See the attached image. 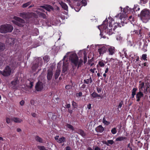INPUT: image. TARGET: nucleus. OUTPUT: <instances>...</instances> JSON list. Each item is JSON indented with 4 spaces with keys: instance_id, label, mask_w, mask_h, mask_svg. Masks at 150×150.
<instances>
[{
    "instance_id": "f257e3e1",
    "label": "nucleus",
    "mask_w": 150,
    "mask_h": 150,
    "mask_svg": "<svg viewBox=\"0 0 150 150\" xmlns=\"http://www.w3.org/2000/svg\"><path fill=\"white\" fill-rule=\"evenodd\" d=\"M108 20L106 19L105 20L103 21V24L101 26V28L103 31V33L104 34H107L109 35H112L113 34L115 33L116 31L115 29L117 27H121L124 26V23L121 22V23H115V25L113 30H112V21H109L108 22L109 26L108 27Z\"/></svg>"
},
{
    "instance_id": "f03ea898",
    "label": "nucleus",
    "mask_w": 150,
    "mask_h": 150,
    "mask_svg": "<svg viewBox=\"0 0 150 150\" xmlns=\"http://www.w3.org/2000/svg\"><path fill=\"white\" fill-rule=\"evenodd\" d=\"M69 60L73 68L77 67V69L83 65V60L81 59L79 60V58L76 53H73L70 55Z\"/></svg>"
},
{
    "instance_id": "7ed1b4c3",
    "label": "nucleus",
    "mask_w": 150,
    "mask_h": 150,
    "mask_svg": "<svg viewBox=\"0 0 150 150\" xmlns=\"http://www.w3.org/2000/svg\"><path fill=\"white\" fill-rule=\"evenodd\" d=\"M140 16L144 22H147L150 19V10L146 8L143 9L141 12Z\"/></svg>"
},
{
    "instance_id": "20e7f679",
    "label": "nucleus",
    "mask_w": 150,
    "mask_h": 150,
    "mask_svg": "<svg viewBox=\"0 0 150 150\" xmlns=\"http://www.w3.org/2000/svg\"><path fill=\"white\" fill-rule=\"evenodd\" d=\"M13 29V26L10 24H6L0 27V32L2 33L11 32Z\"/></svg>"
},
{
    "instance_id": "39448f33",
    "label": "nucleus",
    "mask_w": 150,
    "mask_h": 150,
    "mask_svg": "<svg viewBox=\"0 0 150 150\" xmlns=\"http://www.w3.org/2000/svg\"><path fill=\"white\" fill-rule=\"evenodd\" d=\"M36 62L33 64L32 67V69L34 71H35L39 66H41L43 64L42 60L41 58H38L36 59Z\"/></svg>"
},
{
    "instance_id": "423d86ee",
    "label": "nucleus",
    "mask_w": 150,
    "mask_h": 150,
    "mask_svg": "<svg viewBox=\"0 0 150 150\" xmlns=\"http://www.w3.org/2000/svg\"><path fill=\"white\" fill-rule=\"evenodd\" d=\"M11 72V68L8 66H6L3 71H1L0 73L3 76H9Z\"/></svg>"
},
{
    "instance_id": "0eeeda50",
    "label": "nucleus",
    "mask_w": 150,
    "mask_h": 150,
    "mask_svg": "<svg viewBox=\"0 0 150 150\" xmlns=\"http://www.w3.org/2000/svg\"><path fill=\"white\" fill-rule=\"evenodd\" d=\"M14 19L16 20L15 24L18 26L22 27L23 26V24L25 23V21L23 19L17 16H14Z\"/></svg>"
},
{
    "instance_id": "6e6552de",
    "label": "nucleus",
    "mask_w": 150,
    "mask_h": 150,
    "mask_svg": "<svg viewBox=\"0 0 150 150\" xmlns=\"http://www.w3.org/2000/svg\"><path fill=\"white\" fill-rule=\"evenodd\" d=\"M35 88L37 91H42L43 88V83L42 82L38 81L36 83Z\"/></svg>"
},
{
    "instance_id": "1a4fd4ad",
    "label": "nucleus",
    "mask_w": 150,
    "mask_h": 150,
    "mask_svg": "<svg viewBox=\"0 0 150 150\" xmlns=\"http://www.w3.org/2000/svg\"><path fill=\"white\" fill-rule=\"evenodd\" d=\"M107 50V48L105 46L100 45L99 46L98 52L100 56H102L104 53L106 52Z\"/></svg>"
},
{
    "instance_id": "9d476101",
    "label": "nucleus",
    "mask_w": 150,
    "mask_h": 150,
    "mask_svg": "<svg viewBox=\"0 0 150 150\" xmlns=\"http://www.w3.org/2000/svg\"><path fill=\"white\" fill-rule=\"evenodd\" d=\"M144 96V94L142 92V90H140L138 92H137L136 94V101L137 102H139L140 100V98L143 97Z\"/></svg>"
},
{
    "instance_id": "9b49d317",
    "label": "nucleus",
    "mask_w": 150,
    "mask_h": 150,
    "mask_svg": "<svg viewBox=\"0 0 150 150\" xmlns=\"http://www.w3.org/2000/svg\"><path fill=\"white\" fill-rule=\"evenodd\" d=\"M40 7L48 11H50L51 10H53V7L50 5H45L43 6H41Z\"/></svg>"
},
{
    "instance_id": "f8f14e48",
    "label": "nucleus",
    "mask_w": 150,
    "mask_h": 150,
    "mask_svg": "<svg viewBox=\"0 0 150 150\" xmlns=\"http://www.w3.org/2000/svg\"><path fill=\"white\" fill-rule=\"evenodd\" d=\"M115 49L114 47H110L108 49V52L110 55H112L115 54Z\"/></svg>"
},
{
    "instance_id": "ddd939ff",
    "label": "nucleus",
    "mask_w": 150,
    "mask_h": 150,
    "mask_svg": "<svg viewBox=\"0 0 150 150\" xmlns=\"http://www.w3.org/2000/svg\"><path fill=\"white\" fill-rule=\"evenodd\" d=\"M19 16L24 19L28 18H29V15L26 12H23L19 14Z\"/></svg>"
},
{
    "instance_id": "4468645a",
    "label": "nucleus",
    "mask_w": 150,
    "mask_h": 150,
    "mask_svg": "<svg viewBox=\"0 0 150 150\" xmlns=\"http://www.w3.org/2000/svg\"><path fill=\"white\" fill-rule=\"evenodd\" d=\"M11 121H13L14 122L17 123H21L23 121L22 120L19 118L14 117H11Z\"/></svg>"
},
{
    "instance_id": "2eb2a0df",
    "label": "nucleus",
    "mask_w": 150,
    "mask_h": 150,
    "mask_svg": "<svg viewBox=\"0 0 150 150\" xmlns=\"http://www.w3.org/2000/svg\"><path fill=\"white\" fill-rule=\"evenodd\" d=\"M104 128L101 125H99L96 128V131L97 132L102 133L104 131Z\"/></svg>"
},
{
    "instance_id": "dca6fc26",
    "label": "nucleus",
    "mask_w": 150,
    "mask_h": 150,
    "mask_svg": "<svg viewBox=\"0 0 150 150\" xmlns=\"http://www.w3.org/2000/svg\"><path fill=\"white\" fill-rule=\"evenodd\" d=\"M53 76V72L52 71L50 70H48L47 71V79L48 80H50Z\"/></svg>"
},
{
    "instance_id": "f3484780",
    "label": "nucleus",
    "mask_w": 150,
    "mask_h": 150,
    "mask_svg": "<svg viewBox=\"0 0 150 150\" xmlns=\"http://www.w3.org/2000/svg\"><path fill=\"white\" fill-rule=\"evenodd\" d=\"M103 144H105L108 146H109V144L112 145L114 143V142L112 140H108L107 141H103L102 142Z\"/></svg>"
},
{
    "instance_id": "a211bd4d",
    "label": "nucleus",
    "mask_w": 150,
    "mask_h": 150,
    "mask_svg": "<svg viewBox=\"0 0 150 150\" xmlns=\"http://www.w3.org/2000/svg\"><path fill=\"white\" fill-rule=\"evenodd\" d=\"M76 132L80 134L81 136H82L83 137H85L86 136V133L84 132L82 129H78L77 130Z\"/></svg>"
},
{
    "instance_id": "6ab92c4d",
    "label": "nucleus",
    "mask_w": 150,
    "mask_h": 150,
    "mask_svg": "<svg viewBox=\"0 0 150 150\" xmlns=\"http://www.w3.org/2000/svg\"><path fill=\"white\" fill-rule=\"evenodd\" d=\"M17 82L18 81L17 80H14V81H12L11 82V83L13 86L12 88L13 89L17 88Z\"/></svg>"
},
{
    "instance_id": "aec40b11",
    "label": "nucleus",
    "mask_w": 150,
    "mask_h": 150,
    "mask_svg": "<svg viewBox=\"0 0 150 150\" xmlns=\"http://www.w3.org/2000/svg\"><path fill=\"white\" fill-rule=\"evenodd\" d=\"M35 140L38 142L40 143H42L43 139L38 135H36L35 137Z\"/></svg>"
},
{
    "instance_id": "412c9836",
    "label": "nucleus",
    "mask_w": 150,
    "mask_h": 150,
    "mask_svg": "<svg viewBox=\"0 0 150 150\" xmlns=\"http://www.w3.org/2000/svg\"><path fill=\"white\" fill-rule=\"evenodd\" d=\"M60 5L62 8L64 10L68 11V7L66 3L62 2L60 3Z\"/></svg>"
},
{
    "instance_id": "4be33fe9",
    "label": "nucleus",
    "mask_w": 150,
    "mask_h": 150,
    "mask_svg": "<svg viewBox=\"0 0 150 150\" xmlns=\"http://www.w3.org/2000/svg\"><path fill=\"white\" fill-rule=\"evenodd\" d=\"M127 139V138L126 137L120 136L117 138L115 139V141L116 142L122 141L125 140H126Z\"/></svg>"
},
{
    "instance_id": "5701e85b",
    "label": "nucleus",
    "mask_w": 150,
    "mask_h": 150,
    "mask_svg": "<svg viewBox=\"0 0 150 150\" xmlns=\"http://www.w3.org/2000/svg\"><path fill=\"white\" fill-rule=\"evenodd\" d=\"M140 8L139 6L137 5H134V7L133 9H131V11L133 12V11L135 12V11H139L140 10Z\"/></svg>"
},
{
    "instance_id": "b1692460",
    "label": "nucleus",
    "mask_w": 150,
    "mask_h": 150,
    "mask_svg": "<svg viewBox=\"0 0 150 150\" xmlns=\"http://www.w3.org/2000/svg\"><path fill=\"white\" fill-rule=\"evenodd\" d=\"M92 82V80L91 77L90 76V78L86 79H85L83 81V83L87 84L91 83Z\"/></svg>"
},
{
    "instance_id": "393cba45",
    "label": "nucleus",
    "mask_w": 150,
    "mask_h": 150,
    "mask_svg": "<svg viewBox=\"0 0 150 150\" xmlns=\"http://www.w3.org/2000/svg\"><path fill=\"white\" fill-rule=\"evenodd\" d=\"M65 141V138L64 137H62L59 138L58 140H57V142L59 143H63Z\"/></svg>"
},
{
    "instance_id": "a878e982",
    "label": "nucleus",
    "mask_w": 150,
    "mask_h": 150,
    "mask_svg": "<svg viewBox=\"0 0 150 150\" xmlns=\"http://www.w3.org/2000/svg\"><path fill=\"white\" fill-rule=\"evenodd\" d=\"M5 49V45L4 44L0 42V52L3 51Z\"/></svg>"
},
{
    "instance_id": "bb28decb",
    "label": "nucleus",
    "mask_w": 150,
    "mask_h": 150,
    "mask_svg": "<svg viewBox=\"0 0 150 150\" xmlns=\"http://www.w3.org/2000/svg\"><path fill=\"white\" fill-rule=\"evenodd\" d=\"M140 30H134L133 31H131L132 34H137L138 35L140 34Z\"/></svg>"
},
{
    "instance_id": "cd10ccee",
    "label": "nucleus",
    "mask_w": 150,
    "mask_h": 150,
    "mask_svg": "<svg viewBox=\"0 0 150 150\" xmlns=\"http://www.w3.org/2000/svg\"><path fill=\"white\" fill-rule=\"evenodd\" d=\"M131 9L130 8H129V7L128 6H126L125 8L123 9V12L125 13H128L130 11H131Z\"/></svg>"
},
{
    "instance_id": "c85d7f7f",
    "label": "nucleus",
    "mask_w": 150,
    "mask_h": 150,
    "mask_svg": "<svg viewBox=\"0 0 150 150\" xmlns=\"http://www.w3.org/2000/svg\"><path fill=\"white\" fill-rule=\"evenodd\" d=\"M60 70H57L56 71V72L54 75V76L55 77V79H57L60 74Z\"/></svg>"
},
{
    "instance_id": "c756f323",
    "label": "nucleus",
    "mask_w": 150,
    "mask_h": 150,
    "mask_svg": "<svg viewBox=\"0 0 150 150\" xmlns=\"http://www.w3.org/2000/svg\"><path fill=\"white\" fill-rule=\"evenodd\" d=\"M91 96L93 98H96L98 97H100L99 94H98L95 92H93L91 94Z\"/></svg>"
},
{
    "instance_id": "7c9ffc66",
    "label": "nucleus",
    "mask_w": 150,
    "mask_h": 150,
    "mask_svg": "<svg viewBox=\"0 0 150 150\" xmlns=\"http://www.w3.org/2000/svg\"><path fill=\"white\" fill-rule=\"evenodd\" d=\"M43 59L44 62H47L50 59L48 55H45L43 57Z\"/></svg>"
},
{
    "instance_id": "2f4dec72",
    "label": "nucleus",
    "mask_w": 150,
    "mask_h": 150,
    "mask_svg": "<svg viewBox=\"0 0 150 150\" xmlns=\"http://www.w3.org/2000/svg\"><path fill=\"white\" fill-rule=\"evenodd\" d=\"M66 126L67 128L70 129L72 131H74V127L70 124L67 123Z\"/></svg>"
},
{
    "instance_id": "473e14b6",
    "label": "nucleus",
    "mask_w": 150,
    "mask_h": 150,
    "mask_svg": "<svg viewBox=\"0 0 150 150\" xmlns=\"http://www.w3.org/2000/svg\"><path fill=\"white\" fill-rule=\"evenodd\" d=\"M144 92L145 94H147L148 92L150 93V88H147V87L145 86L144 87Z\"/></svg>"
},
{
    "instance_id": "72a5a7b5",
    "label": "nucleus",
    "mask_w": 150,
    "mask_h": 150,
    "mask_svg": "<svg viewBox=\"0 0 150 150\" xmlns=\"http://www.w3.org/2000/svg\"><path fill=\"white\" fill-rule=\"evenodd\" d=\"M135 143L136 144H137L138 146L140 148H141L142 147L143 144L140 141H138L137 140H136Z\"/></svg>"
},
{
    "instance_id": "f704fd0d",
    "label": "nucleus",
    "mask_w": 150,
    "mask_h": 150,
    "mask_svg": "<svg viewBox=\"0 0 150 150\" xmlns=\"http://www.w3.org/2000/svg\"><path fill=\"white\" fill-rule=\"evenodd\" d=\"M31 4V1H28L25 3L23 4L22 7L23 8H26L28 6Z\"/></svg>"
},
{
    "instance_id": "c9c22d12",
    "label": "nucleus",
    "mask_w": 150,
    "mask_h": 150,
    "mask_svg": "<svg viewBox=\"0 0 150 150\" xmlns=\"http://www.w3.org/2000/svg\"><path fill=\"white\" fill-rule=\"evenodd\" d=\"M39 15L40 17L43 18H46V15L42 13V12H39Z\"/></svg>"
},
{
    "instance_id": "e433bc0d",
    "label": "nucleus",
    "mask_w": 150,
    "mask_h": 150,
    "mask_svg": "<svg viewBox=\"0 0 150 150\" xmlns=\"http://www.w3.org/2000/svg\"><path fill=\"white\" fill-rule=\"evenodd\" d=\"M144 84H145V87H147V88H149L150 86L149 82L148 81V80H145L144 81Z\"/></svg>"
},
{
    "instance_id": "4c0bfd02",
    "label": "nucleus",
    "mask_w": 150,
    "mask_h": 150,
    "mask_svg": "<svg viewBox=\"0 0 150 150\" xmlns=\"http://www.w3.org/2000/svg\"><path fill=\"white\" fill-rule=\"evenodd\" d=\"M140 86L139 87V90L140 91L141 90L142 91L143 88L144 87V82H141V83L139 84Z\"/></svg>"
},
{
    "instance_id": "58836bf2",
    "label": "nucleus",
    "mask_w": 150,
    "mask_h": 150,
    "mask_svg": "<svg viewBox=\"0 0 150 150\" xmlns=\"http://www.w3.org/2000/svg\"><path fill=\"white\" fill-rule=\"evenodd\" d=\"M38 148L40 150H48L45 148V147L43 146H37Z\"/></svg>"
},
{
    "instance_id": "ea45409f",
    "label": "nucleus",
    "mask_w": 150,
    "mask_h": 150,
    "mask_svg": "<svg viewBox=\"0 0 150 150\" xmlns=\"http://www.w3.org/2000/svg\"><path fill=\"white\" fill-rule=\"evenodd\" d=\"M103 122L105 125H108L110 124L109 122L108 121L105 120V117H103Z\"/></svg>"
},
{
    "instance_id": "a19ab883",
    "label": "nucleus",
    "mask_w": 150,
    "mask_h": 150,
    "mask_svg": "<svg viewBox=\"0 0 150 150\" xmlns=\"http://www.w3.org/2000/svg\"><path fill=\"white\" fill-rule=\"evenodd\" d=\"M148 46V45L146 44H144L143 47L142 49V50L144 52H145L147 51V46Z\"/></svg>"
},
{
    "instance_id": "79ce46f5",
    "label": "nucleus",
    "mask_w": 150,
    "mask_h": 150,
    "mask_svg": "<svg viewBox=\"0 0 150 150\" xmlns=\"http://www.w3.org/2000/svg\"><path fill=\"white\" fill-rule=\"evenodd\" d=\"M117 130L116 128H112L111 130V132L113 134H115L117 132Z\"/></svg>"
},
{
    "instance_id": "37998d69",
    "label": "nucleus",
    "mask_w": 150,
    "mask_h": 150,
    "mask_svg": "<svg viewBox=\"0 0 150 150\" xmlns=\"http://www.w3.org/2000/svg\"><path fill=\"white\" fill-rule=\"evenodd\" d=\"M72 105L73 107L74 108H76L78 106L77 104L74 100H73L72 102Z\"/></svg>"
},
{
    "instance_id": "c03bdc74",
    "label": "nucleus",
    "mask_w": 150,
    "mask_h": 150,
    "mask_svg": "<svg viewBox=\"0 0 150 150\" xmlns=\"http://www.w3.org/2000/svg\"><path fill=\"white\" fill-rule=\"evenodd\" d=\"M137 90V88H133L132 91V94L135 95Z\"/></svg>"
},
{
    "instance_id": "a18cd8bd",
    "label": "nucleus",
    "mask_w": 150,
    "mask_h": 150,
    "mask_svg": "<svg viewBox=\"0 0 150 150\" xmlns=\"http://www.w3.org/2000/svg\"><path fill=\"white\" fill-rule=\"evenodd\" d=\"M98 64L101 67H103L105 66V64L102 61H99L98 62Z\"/></svg>"
},
{
    "instance_id": "49530a36",
    "label": "nucleus",
    "mask_w": 150,
    "mask_h": 150,
    "mask_svg": "<svg viewBox=\"0 0 150 150\" xmlns=\"http://www.w3.org/2000/svg\"><path fill=\"white\" fill-rule=\"evenodd\" d=\"M150 131V130L149 128L145 129L144 130V134H148L149 133Z\"/></svg>"
},
{
    "instance_id": "de8ad7c7",
    "label": "nucleus",
    "mask_w": 150,
    "mask_h": 150,
    "mask_svg": "<svg viewBox=\"0 0 150 150\" xmlns=\"http://www.w3.org/2000/svg\"><path fill=\"white\" fill-rule=\"evenodd\" d=\"M84 54V63L85 64L86 63L87 61V56L85 54V52L83 53Z\"/></svg>"
},
{
    "instance_id": "09e8293b",
    "label": "nucleus",
    "mask_w": 150,
    "mask_h": 150,
    "mask_svg": "<svg viewBox=\"0 0 150 150\" xmlns=\"http://www.w3.org/2000/svg\"><path fill=\"white\" fill-rule=\"evenodd\" d=\"M123 105V101L122 100H121L120 103H119L118 107V109L119 108H121V107L122 106V105Z\"/></svg>"
},
{
    "instance_id": "8fccbe9b",
    "label": "nucleus",
    "mask_w": 150,
    "mask_h": 150,
    "mask_svg": "<svg viewBox=\"0 0 150 150\" xmlns=\"http://www.w3.org/2000/svg\"><path fill=\"white\" fill-rule=\"evenodd\" d=\"M96 90L98 93H100L101 92L102 88L99 87H97Z\"/></svg>"
},
{
    "instance_id": "3c124183",
    "label": "nucleus",
    "mask_w": 150,
    "mask_h": 150,
    "mask_svg": "<svg viewBox=\"0 0 150 150\" xmlns=\"http://www.w3.org/2000/svg\"><path fill=\"white\" fill-rule=\"evenodd\" d=\"M147 55H146V54H143L142 55V58L143 59L145 60H146V58H147Z\"/></svg>"
},
{
    "instance_id": "603ef678",
    "label": "nucleus",
    "mask_w": 150,
    "mask_h": 150,
    "mask_svg": "<svg viewBox=\"0 0 150 150\" xmlns=\"http://www.w3.org/2000/svg\"><path fill=\"white\" fill-rule=\"evenodd\" d=\"M81 2L83 5L84 6H85L87 5V2L85 0H82V1H81Z\"/></svg>"
},
{
    "instance_id": "864d4df0",
    "label": "nucleus",
    "mask_w": 150,
    "mask_h": 150,
    "mask_svg": "<svg viewBox=\"0 0 150 150\" xmlns=\"http://www.w3.org/2000/svg\"><path fill=\"white\" fill-rule=\"evenodd\" d=\"M82 96V93L81 92H80L76 94L77 97H81Z\"/></svg>"
},
{
    "instance_id": "5fc2aeb1",
    "label": "nucleus",
    "mask_w": 150,
    "mask_h": 150,
    "mask_svg": "<svg viewBox=\"0 0 150 150\" xmlns=\"http://www.w3.org/2000/svg\"><path fill=\"white\" fill-rule=\"evenodd\" d=\"M65 87L66 89H68L71 88H72V86L70 85H66Z\"/></svg>"
},
{
    "instance_id": "6e6d98bb",
    "label": "nucleus",
    "mask_w": 150,
    "mask_h": 150,
    "mask_svg": "<svg viewBox=\"0 0 150 150\" xmlns=\"http://www.w3.org/2000/svg\"><path fill=\"white\" fill-rule=\"evenodd\" d=\"M11 118L10 119L8 118H6V122L8 124H9L11 123Z\"/></svg>"
},
{
    "instance_id": "4d7b16f0",
    "label": "nucleus",
    "mask_w": 150,
    "mask_h": 150,
    "mask_svg": "<svg viewBox=\"0 0 150 150\" xmlns=\"http://www.w3.org/2000/svg\"><path fill=\"white\" fill-rule=\"evenodd\" d=\"M24 100H22L20 102V104L22 106L24 105Z\"/></svg>"
},
{
    "instance_id": "13d9d810",
    "label": "nucleus",
    "mask_w": 150,
    "mask_h": 150,
    "mask_svg": "<svg viewBox=\"0 0 150 150\" xmlns=\"http://www.w3.org/2000/svg\"><path fill=\"white\" fill-rule=\"evenodd\" d=\"M30 88H32L33 86V82H30Z\"/></svg>"
},
{
    "instance_id": "bf43d9fd",
    "label": "nucleus",
    "mask_w": 150,
    "mask_h": 150,
    "mask_svg": "<svg viewBox=\"0 0 150 150\" xmlns=\"http://www.w3.org/2000/svg\"><path fill=\"white\" fill-rule=\"evenodd\" d=\"M148 144L147 143H144V147H145V148H145V147H146V148L147 149L148 148Z\"/></svg>"
},
{
    "instance_id": "052dcab7",
    "label": "nucleus",
    "mask_w": 150,
    "mask_h": 150,
    "mask_svg": "<svg viewBox=\"0 0 150 150\" xmlns=\"http://www.w3.org/2000/svg\"><path fill=\"white\" fill-rule=\"evenodd\" d=\"M66 150H71V147L69 146H67L66 147Z\"/></svg>"
},
{
    "instance_id": "680f3d73",
    "label": "nucleus",
    "mask_w": 150,
    "mask_h": 150,
    "mask_svg": "<svg viewBox=\"0 0 150 150\" xmlns=\"http://www.w3.org/2000/svg\"><path fill=\"white\" fill-rule=\"evenodd\" d=\"M65 106L67 108H69L70 107L71 105L70 104H67Z\"/></svg>"
},
{
    "instance_id": "e2e57ef3",
    "label": "nucleus",
    "mask_w": 150,
    "mask_h": 150,
    "mask_svg": "<svg viewBox=\"0 0 150 150\" xmlns=\"http://www.w3.org/2000/svg\"><path fill=\"white\" fill-rule=\"evenodd\" d=\"M68 112L70 114H71L73 112V110H70L69 109L68 110Z\"/></svg>"
},
{
    "instance_id": "0e129e2a",
    "label": "nucleus",
    "mask_w": 150,
    "mask_h": 150,
    "mask_svg": "<svg viewBox=\"0 0 150 150\" xmlns=\"http://www.w3.org/2000/svg\"><path fill=\"white\" fill-rule=\"evenodd\" d=\"M59 135H57V136H56L54 137V139L56 140H57H57H58V139H59Z\"/></svg>"
},
{
    "instance_id": "69168bd1",
    "label": "nucleus",
    "mask_w": 150,
    "mask_h": 150,
    "mask_svg": "<svg viewBox=\"0 0 150 150\" xmlns=\"http://www.w3.org/2000/svg\"><path fill=\"white\" fill-rule=\"evenodd\" d=\"M141 2H143V4H145L146 3L147 0H140Z\"/></svg>"
},
{
    "instance_id": "338daca9",
    "label": "nucleus",
    "mask_w": 150,
    "mask_h": 150,
    "mask_svg": "<svg viewBox=\"0 0 150 150\" xmlns=\"http://www.w3.org/2000/svg\"><path fill=\"white\" fill-rule=\"evenodd\" d=\"M109 71V69L107 67L106 68L105 70V73H107L108 72V71Z\"/></svg>"
},
{
    "instance_id": "774afa93",
    "label": "nucleus",
    "mask_w": 150,
    "mask_h": 150,
    "mask_svg": "<svg viewBox=\"0 0 150 150\" xmlns=\"http://www.w3.org/2000/svg\"><path fill=\"white\" fill-rule=\"evenodd\" d=\"M87 108L88 109H90L91 108V104L90 103L87 105Z\"/></svg>"
}]
</instances>
